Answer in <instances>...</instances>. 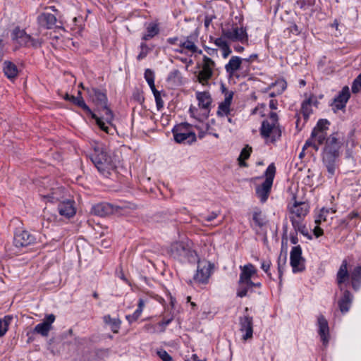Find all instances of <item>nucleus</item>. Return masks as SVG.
I'll use <instances>...</instances> for the list:
<instances>
[{"label": "nucleus", "mask_w": 361, "mask_h": 361, "mask_svg": "<svg viewBox=\"0 0 361 361\" xmlns=\"http://www.w3.org/2000/svg\"><path fill=\"white\" fill-rule=\"evenodd\" d=\"M353 301V295L348 290L343 291V295L338 300V307L342 313L349 311Z\"/></svg>", "instance_id": "nucleus-26"}, {"label": "nucleus", "mask_w": 361, "mask_h": 361, "mask_svg": "<svg viewBox=\"0 0 361 361\" xmlns=\"http://www.w3.org/2000/svg\"><path fill=\"white\" fill-rule=\"evenodd\" d=\"M290 265L294 273L305 270L304 259L302 257V249L300 245L292 248L290 254Z\"/></svg>", "instance_id": "nucleus-12"}, {"label": "nucleus", "mask_w": 361, "mask_h": 361, "mask_svg": "<svg viewBox=\"0 0 361 361\" xmlns=\"http://www.w3.org/2000/svg\"><path fill=\"white\" fill-rule=\"evenodd\" d=\"M101 109L102 111V116L101 117L97 116L101 121L104 124V131L108 133V127L106 126L105 122L103 121L104 120L107 123H111V121L113 120V113L111 111V109L107 106V104L102 106L99 107Z\"/></svg>", "instance_id": "nucleus-32"}, {"label": "nucleus", "mask_w": 361, "mask_h": 361, "mask_svg": "<svg viewBox=\"0 0 361 361\" xmlns=\"http://www.w3.org/2000/svg\"><path fill=\"white\" fill-rule=\"evenodd\" d=\"M327 133L312 130L310 137L305 142L303 150L308 147H312L316 151L319 150V146L326 140Z\"/></svg>", "instance_id": "nucleus-14"}, {"label": "nucleus", "mask_w": 361, "mask_h": 361, "mask_svg": "<svg viewBox=\"0 0 361 361\" xmlns=\"http://www.w3.org/2000/svg\"><path fill=\"white\" fill-rule=\"evenodd\" d=\"M135 311L134 312V313L133 314H130V315H127L126 317V319L130 322V323H132L133 322H135L140 317V315H137V316H135Z\"/></svg>", "instance_id": "nucleus-61"}, {"label": "nucleus", "mask_w": 361, "mask_h": 361, "mask_svg": "<svg viewBox=\"0 0 361 361\" xmlns=\"http://www.w3.org/2000/svg\"><path fill=\"white\" fill-rule=\"evenodd\" d=\"M271 262L269 261H264L262 263L261 268L271 277V274L269 273Z\"/></svg>", "instance_id": "nucleus-58"}, {"label": "nucleus", "mask_w": 361, "mask_h": 361, "mask_svg": "<svg viewBox=\"0 0 361 361\" xmlns=\"http://www.w3.org/2000/svg\"><path fill=\"white\" fill-rule=\"evenodd\" d=\"M335 211L332 209H322L319 214L315 219V224H320L322 222H326L328 221L329 214H334Z\"/></svg>", "instance_id": "nucleus-37"}, {"label": "nucleus", "mask_w": 361, "mask_h": 361, "mask_svg": "<svg viewBox=\"0 0 361 361\" xmlns=\"http://www.w3.org/2000/svg\"><path fill=\"white\" fill-rule=\"evenodd\" d=\"M313 233L317 238H319L323 235V230L319 226V224H317L313 229Z\"/></svg>", "instance_id": "nucleus-60"}, {"label": "nucleus", "mask_w": 361, "mask_h": 361, "mask_svg": "<svg viewBox=\"0 0 361 361\" xmlns=\"http://www.w3.org/2000/svg\"><path fill=\"white\" fill-rule=\"evenodd\" d=\"M55 321V316L50 314L46 316L44 320L37 324L34 329V332L40 334L42 336H47L51 329V324Z\"/></svg>", "instance_id": "nucleus-18"}, {"label": "nucleus", "mask_w": 361, "mask_h": 361, "mask_svg": "<svg viewBox=\"0 0 361 361\" xmlns=\"http://www.w3.org/2000/svg\"><path fill=\"white\" fill-rule=\"evenodd\" d=\"M252 289V287L250 284L247 283H241L240 281H238V288L237 290V296L240 298H243L247 295V293L249 290Z\"/></svg>", "instance_id": "nucleus-41"}, {"label": "nucleus", "mask_w": 361, "mask_h": 361, "mask_svg": "<svg viewBox=\"0 0 361 361\" xmlns=\"http://www.w3.org/2000/svg\"><path fill=\"white\" fill-rule=\"evenodd\" d=\"M233 92L232 91L227 92L225 94V99L222 102L224 104L231 105L232 99H233Z\"/></svg>", "instance_id": "nucleus-54"}, {"label": "nucleus", "mask_w": 361, "mask_h": 361, "mask_svg": "<svg viewBox=\"0 0 361 361\" xmlns=\"http://www.w3.org/2000/svg\"><path fill=\"white\" fill-rule=\"evenodd\" d=\"M341 102H343L344 103H347L350 98V92L348 86H345L343 87L341 92H339L338 95L336 97Z\"/></svg>", "instance_id": "nucleus-44"}, {"label": "nucleus", "mask_w": 361, "mask_h": 361, "mask_svg": "<svg viewBox=\"0 0 361 361\" xmlns=\"http://www.w3.org/2000/svg\"><path fill=\"white\" fill-rule=\"evenodd\" d=\"M240 274L239 281H240L241 283H249V282L252 281V279L257 275V269L251 263H248L244 266H240Z\"/></svg>", "instance_id": "nucleus-17"}, {"label": "nucleus", "mask_w": 361, "mask_h": 361, "mask_svg": "<svg viewBox=\"0 0 361 361\" xmlns=\"http://www.w3.org/2000/svg\"><path fill=\"white\" fill-rule=\"evenodd\" d=\"M3 71L5 75L11 80L15 79L18 75L16 65L9 61H4Z\"/></svg>", "instance_id": "nucleus-30"}, {"label": "nucleus", "mask_w": 361, "mask_h": 361, "mask_svg": "<svg viewBox=\"0 0 361 361\" xmlns=\"http://www.w3.org/2000/svg\"><path fill=\"white\" fill-rule=\"evenodd\" d=\"M350 276L353 288L355 290H358L361 284V266L355 267Z\"/></svg>", "instance_id": "nucleus-33"}, {"label": "nucleus", "mask_w": 361, "mask_h": 361, "mask_svg": "<svg viewBox=\"0 0 361 361\" xmlns=\"http://www.w3.org/2000/svg\"><path fill=\"white\" fill-rule=\"evenodd\" d=\"M180 71L178 70H173V71L170 72L169 76H168V80H173V79H175V78H180Z\"/></svg>", "instance_id": "nucleus-59"}, {"label": "nucleus", "mask_w": 361, "mask_h": 361, "mask_svg": "<svg viewBox=\"0 0 361 361\" xmlns=\"http://www.w3.org/2000/svg\"><path fill=\"white\" fill-rule=\"evenodd\" d=\"M43 197L49 202L55 203L59 202L60 203L64 200V189L63 188L51 189V192L43 195Z\"/></svg>", "instance_id": "nucleus-27"}, {"label": "nucleus", "mask_w": 361, "mask_h": 361, "mask_svg": "<svg viewBox=\"0 0 361 361\" xmlns=\"http://www.w3.org/2000/svg\"><path fill=\"white\" fill-rule=\"evenodd\" d=\"M157 355L163 361H172V357L164 350H159Z\"/></svg>", "instance_id": "nucleus-49"}, {"label": "nucleus", "mask_w": 361, "mask_h": 361, "mask_svg": "<svg viewBox=\"0 0 361 361\" xmlns=\"http://www.w3.org/2000/svg\"><path fill=\"white\" fill-rule=\"evenodd\" d=\"M35 242V238L27 231H22L16 233L13 244L16 247L28 246Z\"/></svg>", "instance_id": "nucleus-16"}, {"label": "nucleus", "mask_w": 361, "mask_h": 361, "mask_svg": "<svg viewBox=\"0 0 361 361\" xmlns=\"http://www.w3.org/2000/svg\"><path fill=\"white\" fill-rule=\"evenodd\" d=\"M348 278L349 274L348 271V262L346 259H344L343 260L336 275V281L341 290H343V283L345 282Z\"/></svg>", "instance_id": "nucleus-29"}, {"label": "nucleus", "mask_w": 361, "mask_h": 361, "mask_svg": "<svg viewBox=\"0 0 361 361\" xmlns=\"http://www.w3.org/2000/svg\"><path fill=\"white\" fill-rule=\"evenodd\" d=\"M292 225L296 231L300 232L305 236L308 235V230L306 226L302 224V221H297L292 218Z\"/></svg>", "instance_id": "nucleus-42"}, {"label": "nucleus", "mask_w": 361, "mask_h": 361, "mask_svg": "<svg viewBox=\"0 0 361 361\" xmlns=\"http://www.w3.org/2000/svg\"><path fill=\"white\" fill-rule=\"evenodd\" d=\"M73 104L82 108L87 114H90L91 117L94 119L97 122V124L99 126L102 130L104 129V124L101 121V120L97 117V116L93 113L89 106L85 104L83 98L81 96V92L78 91V96H77L75 100L73 102Z\"/></svg>", "instance_id": "nucleus-22"}, {"label": "nucleus", "mask_w": 361, "mask_h": 361, "mask_svg": "<svg viewBox=\"0 0 361 361\" xmlns=\"http://www.w3.org/2000/svg\"><path fill=\"white\" fill-rule=\"evenodd\" d=\"M147 302V299L140 298L137 303V308L135 310V317L137 315H141V313L143 310V308L145 305V303Z\"/></svg>", "instance_id": "nucleus-48"}, {"label": "nucleus", "mask_w": 361, "mask_h": 361, "mask_svg": "<svg viewBox=\"0 0 361 361\" xmlns=\"http://www.w3.org/2000/svg\"><path fill=\"white\" fill-rule=\"evenodd\" d=\"M172 133L175 141L180 144H191L196 141V135L192 130V126L187 123L176 126Z\"/></svg>", "instance_id": "nucleus-6"}, {"label": "nucleus", "mask_w": 361, "mask_h": 361, "mask_svg": "<svg viewBox=\"0 0 361 361\" xmlns=\"http://www.w3.org/2000/svg\"><path fill=\"white\" fill-rule=\"evenodd\" d=\"M140 51L137 56V59L138 61H141L145 59L147 54L153 49V47H149L148 44H147L146 42H141L140 45Z\"/></svg>", "instance_id": "nucleus-40"}, {"label": "nucleus", "mask_w": 361, "mask_h": 361, "mask_svg": "<svg viewBox=\"0 0 361 361\" xmlns=\"http://www.w3.org/2000/svg\"><path fill=\"white\" fill-rule=\"evenodd\" d=\"M276 173V167L272 163L269 165L265 171V180L261 185L256 188V194L262 203H264L270 194Z\"/></svg>", "instance_id": "nucleus-4"}, {"label": "nucleus", "mask_w": 361, "mask_h": 361, "mask_svg": "<svg viewBox=\"0 0 361 361\" xmlns=\"http://www.w3.org/2000/svg\"><path fill=\"white\" fill-rule=\"evenodd\" d=\"M214 43L215 44V45L216 47H219L220 49L224 47H226V45L228 44L226 41L224 40L222 37L214 39Z\"/></svg>", "instance_id": "nucleus-53"}, {"label": "nucleus", "mask_w": 361, "mask_h": 361, "mask_svg": "<svg viewBox=\"0 0 361 361\" xmlns=\"http://www.w3.org/2000/svg\"><path fill=\"white\" fill-rule=\"evenodd\" d=\"M345 103H344L343 102H341L339 101L338 99H337L336 98L334 99V103H333V106L337 109V110H340V109H343L345 106Z\"/></svg>", "instance_id": "nucleus-55"}, {"label": "nucleus", "mask_w": 361, "mask_h": 361, "mask_svg": "<svg viewBox=\"0 0 361 361\" xmlns=\"http://www.w3.org/2000/svg\"><path fill=\"white\" fill-rule=\"evenodd\" d=\"M155 102L158 110H160L164 106V101L161 99V92H158V94H154Z\"/></svg>", "instance_id": "nucleus-51"}, {"label": "nucleus", "mask_w": 361, "mask_h": 361, "mask_svg": "<svg viewBox=\"0 0 361 361\" xmlns=\"http://www.w3.org/2000/svg\"><path fill=\"white\" fill-rule=\"evenodd\" d=\"M215 66V63L213 60L207 56H203V64L202 70L199 72L197 75V80L203 85L208 83L209 80L213 75V69Z\"/></svg>", "instance_id": "nucleus-9"}, {"label": "nucleus", "mask_w": 361, "mask_h": 361, "mask_svg": "<svg viewBox=\"0 0 361 361\" xmlns=\"http://www.w3.org/2000/svg\"><path fill=\"white\" fill-rule=\"evenodd\" d=\"M345 141L344 133L341 131L334 132L326 138L322 152V160L331 175L334 174L336 161L340 156Z\"/></svg>", "instance_id": "nucleus-1"}, {"label": "nucleus", "mask_w": 361, "mask_h": 361, "mask_svg": "<svg viewBox=\"0 0 361 361\" xmlns=\"http://www.w3.org/2000/svg\"><path fill=\"white\" fill-rule=\"evenodd\" d=\"M260 135L267 143H274L281 137V130L276 113L271 112L269 116L262 121Z\"/></svg>", "instance_id": "nucleus-3"}, {"label": "nucleus", "mask_w": 361, "mask_h": 361, "mask_svg": "<svg viewBox=\"0 0 361 361\" xmlns=\"http://www.w3.org/2000/svg\"><path fill=\"white\" fill-rule=\"evenodd\" d=\"M196 97L198 100L199 107L205 111L203 114L207 117L209 113L210 105L212 102L210 94L208 92H197L196 94Z\"/></svg>", "instance_id": "nucleus-23"}, {"label": "nucleus", "mask_w": 361, "mask_h": 361, "mask_svg": "<svg viewBox=\"0 0 361 361\" xmlns=\"http://www.w3.org/2000/svg\"><path fill=\"white\" fill-rule=\"evenodd\" d=\"M173 320V317H170L169 319H163L162 321H161L159 323V325L160 326H161L162 329L161 331H164L165 330V328L167 325H169L171 321Z\"/></svg>", "instance_id": "nucleus-56"}, {"label": "nucleus", "mask_w": 361, "mask_h": 361, "mask_svg": "<svg viewBox=\"0 0 361 361\" xmlns=\"http://www.w3.org/2000/svg\"><path fill=\"white\" fill-rule=\"evenodd\" d=\"M145 78L147 82L154 80V72L149 68L146 69L145 71Z\"/></svg>", "instance_id": "nucleus-50"}, {"label": "nucleus", "mask_w": 361, "mask_h": 361, "mask_svg": "<svg viewBox=\"0 0 361 361\" xmlns=\"http://www.w3.org/2000/svg\"><path fill=\"white\" fill-rule=\"evenodd\" d=\"M90 97L92 98L94 102L101 107L107 104V97L105 93L102 92L98 89L93 88L90 93Z\"/></svg>", "instance_id": "nucleus-31"}, {"label": "nucleus", "mask_w": 361, "mask_h": 361, "mask_svg": "<svg viewBox=\"0 0 361 361\" xmlns=\"http://www.w3.org/2000/svg\"><path fill=\"white\" fill-rule=\"evenodd\" d=\"M169 252L172 257L181 262H190L195 257V252L191 250L190 245L182 241L172 243Z\"/></svg>", "instance_id": "nucleus-5"}, {"label": "nucleus", "mask_w": 361, "mask_h": 361, "mask_svg": "<svg viewBox=\"0 0 361 361\" xmlns=\"http://www.w3.org/2000/svg\"><path fill=\"white\" fill-rule=\"evenodd\" d=\"M222 51V56L224 59L227 58L231 53V49L229 47L228 44H226V47L221 48Z\"/></svg>", "instance_id": "nucleus-57"}, {"label": "nucleus", "mask_w": 361, "mask_h": 361, "mask_svg": "<svg viewBox=\"0 0 361 361\" xmlns=\"http://www.w3.org/2000/svg\"><path fill=\"white\" fill-rule=\"evenodd\" d=\"M286 257H284L283 259H281V257L279 258L278 270H279V274L280 279L281 278L282 274H283V266L286 264Z\"/></svg>", "instance_id": "nucleus-52"}, {"label": "nucleus", "mask_w": 361, "mask_h": 361, "mask_svg": "<svg viewBox=\"0 0 361 361\" xmlns=\"http://www.w3.org/2000/svg\"><path fill=\"white\" fill-rule=\"evenodd\" d=\"M311 104H312V98L311 97L306 99L305 101H304L302 103L301 113L302 114L303 117L305 120L308 119L310 114L312 113Z\"/></svg>", "instance_id": "nucleus-39"}, {"label": "nucleus", "mask_w": 361, "mask_h": 361, "mask_svg": "<svg viewBox=\"0 0 361 361\" xmlns=\"http://www.w3.org/2000/svg\"><path fill=\"white\" fill-rule=\"evenodd\" d=\"M205 51L207 52V54L210 56H214L217 54V49L214 48H210L208 47H204Z\"/></svg>", "instance_id": "nucleus-62"}, {"label": "nucleus", "mask_w": 361, "mask_h": 361, "mask_svg": "<svg viewBox=\"0 0 361 361\" xmlns=\"http://www.w3.org/2000/svg\"><path fill=\"white\" fill-rule=\"evenodd\" d=\"M113 211L114 208L111 204L102 202L93 206L91 212L97 216H105L111 214Z\"/></svg>", "instance_id": "nucleus-25"}, {"label": "nucleus", "mask_w": 361, "mask_h": 361, "mask_svg": "<svg viewBox=\"0 0 361 361\" xmlns=\"http://www.w3.org/2000/svg\"><path fill=\"white\" fill-rule=\"evenodd\" d=\"M197 41V36L196 35H190L183 40H180L179 46L180 48L186 49L191 53H195L197 51V47L195 44Z\"/></svg>", "instance_id": "nucleus-24"}, {"label": "nucleus", "mask_w": 361, "mask_h": 361, "mask_svg": "<svg viewBox=\"0 0 361 361\" xmlns=\"http://www.w3.org/2000/svg\"><path fill=\"white\" fill-rule=\"evenodd\" d=\"M222 37L233 42L240 41L244 42L247 40V35L243 27L232 26L231 28L221 29Z\"/></svg>", "instance_id": "nucleus-10"}, {"label": "nucleus", "mask_w": 361, "mask_h": 361, "mask_svg": "<svg viewBox=\"0 0 361 361\" xmlns=\"http://www.w3.org/2000/svg\"><path fill=\"white\" fill-rule=\"evenodd\" d=\"M252 147H250L249 145H246V147L242 149L238 158L240 166L246 167L247 166V164L245 162V160L247 159L250 157Z\"/></svg>", "instance_id": "nucleus-36"}, {"label": "nucleus", "mask_w": 361, "mask_h": 361, "mask_svg": "<svg viewBox=\"0 0 361 361\" xmlns=\"http://www.w3.org/2000/svg\"><path fill=\"white\" fill-rule=\"evenodd\" d=\"M90 159L97 170L104 176H108L116 168L115 161L102 145L97 144L94 147V152L90 155Z\"/></svg>", "instance_id": "nucleus-2"}, {"label": "nucleus", "mask_w": 361, "mask_h": 361, "mask_svg": "<svg viewBox=\"0 0 361 361\" xmlns=\"http://www.w3.org/2000/svg\"><path fill=\"white\" fill-rule=\"evenodd\" d=\"M308 204L304 202H296L290 207V220L292 222V218L297 221H302L304 217L308 212Z\"/></svg>", "instance_id": "nucleus-13"}, {"label": "nucleus", "mask_w": 361, "mask_h": 361, "mask_svg": "<svg viewBox=\"0 0 361 361\" xmlns=\"http://www.w3.org/2000/svg\"><path fill=\"white\" fill-rule=\"evenodd\" d=\"M75 202L72 200H64L58 205V210L60 215L68 219L75 214L76 209L75 207Z\"/></svg>", "instance_id": "nucleus-20"}, {"label": "nucleus", "mask_w": 361, "mask_h": 361, "mask_svg": "<svg viewBox=\"0 0 361 361\" xmlns=\"http://www.w3.org/2000/svg\"><path fill=\"white\" fill-rule=\"evenodd\" d=\"M145 31L142 34V40L145 42L149 41L160 32L159 24L157 21L146 23L145 24Z\"/></svg>", "instance_id": "nucleus-21"}, {"label": "nucleus", "mask_w": 361, "mask_h": 361, "mask_svg": "<svg viewBox=\"0 0 361 361\" xmlns=\"http://www.w3.org/2000/svg\"><path fill=\"white\" fill-rule=\"evenodd\" d=\"M286 82L284 80H278L272 83L270 88L276 90V94H281L286 88Z\"/></svg>", "instance_id": "nucleus-43"}, {"label": "nucleus", "mask_w": 361, "mask_h": 361, "mask_svg": "<svg viewBox=\"0 0 361 361\" xmlns=\"http://www.w3.org/2000/svg\"><path fill=\"white\" fill-rule=\"evenodd\" d=\"M11 39L13 42L19 47H38L40 45L39 39H34L30 35L27 34L24 30L17 27L11 32Z\"/></svg>", "instance_id": "nucleus-7"}, {"label": "nucleus", "mask_w": 361, "mask_h": 361, "mask_svg": "<svg viewBox=\"0 0 361 361\" xmlns=\"http://www.w3.org/2000/svg\"><path fill=\"white\" fill-rule=\"evenodd\" d=\"M243 62V59L239 56H232L228 63L225 66L226 73L230 76L234 75L235 72L240 68Z\"/></svg>", "instance_id": "nucleus-28"}, {"label": "nucleus", "mask_w": 361, "mask_h": 361, "mask_svg": "<svg viewBox=\"0 0 361 361\" xmlns=\"http://www.w3.org/2000/svg\"><path fill=\"white\" fill-rule=\"evenodd\" d=\"M212 267V264L208 262H199L193 280L200 283H207L211 276Z\"/></svg>", "instance_id": "nucleus-11"}, {"label": "nucleus", "mask_w": 361, "mask_h": 361, "mask_svg": "<svg viewBox=\"0 0 361 361\" xmlns=\"http://www.w3.org/2000/svg\"><path fill=\"white\" fill-rule=\"evenodd\" d=\"M4 54V43L1 38H0V62L3 59V56Z\"/></svg>", "instance_id": "nucleus-63"}, {"label": "nucleus", "mask_w": 361, "mask_h": 361, "mask_svg": "<svg viewBox=\"0 0 361 361\" xmlns=\"http://www.w3.org/2000/svg\"><path fill=\"white\" fill-rule=\"evenodd\" d=\"M12 319L13 317L10 315H6L4 318L0 319V337H2L7 332Z\"/></svg>", "instance_id": "nucleus-38"}, {"label": "nucleus", "mask_w": 361, "mask_h": 361, "mask_svg": "<svg viewBox=\"0 0 361 361\" xmlns=\"http://www.w3.org/2000/svg\"><path fill=\"white\" fill-rule=\"evenodd\" d=\"M351 90L354 94L358 93L361 90V73L353 82Z\"/></svg>", "instance_id": "nucleus-47"}, {"label": "nucleus", "mask_w": 361, "mask_h": 361, "mask_svg": "<svg viewBox=\"0 0 361 361\" xmlns=\"http://www.w3.org/2000/svg\"><path fill=\"white\" fill-rule=\"evenodd\" d=\"M318 334L324 345H327L329 340V328L327 320L320 314L317 317Z\"/></svg>", "instance_id": "nucleus-19"}, {"label": "nucleus", "mask_w": 361, "mask_h": 361, "mask_svg": "<svg viewBox=\"0 0 361 361\" xmlns=\"http://www.w3.org/2000/svg\"><path fill=\"white\" fill-rule=\"evenodd\" d=\"M231 105L221 102L218 107L217 114L220 116H228L230 114Z\"/></svg>", "instance_id": "nucleus-46"}, {"label": "nucleus", "mask_w": 361, "mask_h": 361, "mask_svg": "<svg viewBox=\"0 0 361 361\" xmlns=\"http://www.w3.org/2000/svg\"><path fill=\"white\" fill-rule=\"evenodd\" d=\"M216 216H217V214L215 212H212V214L204 216V219L207 221L210 222V221H213L214 219H216Z\"/></svg>", "instance_id": "nucleus-64"}, {"label": "nucleus", "mask_w": 361, "mask_h": 361, "mask_svg": "<svg viewBox=\"0 0 361 361\" xmlns=\"http://www.w3.org/2000/svg\"><path fill=\"white\" fill-rule=\"evenodd\" d=\"M103 320L106 324L110 326L111 329L114 333H118L121 324V321L118 319L112 318L108 314L103 317Z\"/></svg>", "instance_id": "nucleus-35"}, {"label": "nucleus", "mask_w": 361, "mask_h": 361, "mask_svg": "<svg viewBox=\"0 0 361 361\" xmlns=\"http://www.w3.org/2000/svg\"><path fill=\"white\" fill-rule=\"evenodd\" d=\"M252 221L255 225L260 228L264 226L267 223L266 216L261 210H256L253 212Z\"/></svg>", "instance_id": "nucleus-34"}, {"label": "nucleus", "mask_w": 361, "mask_h": 361, "mask_svg": "<svg viewBox=\"0 0 361 361\" xmlns=\"http://www.w3.org/2000/svg\"><path fill=\"white\" fill-rule=\"evenodd\" d=\"M37 23L39 28L51 30L53 28L63 29L62 23L56 18V14L44 11L37 17Z\"/></svg>", "instance_id": "nucleus-8"}, {"label": "nucleus", "mask_w": 361, "mask_h": 361, "mask_svg": "<svg viewBox=\"0 0 361 361\" xmlns=\"http://www.w3.org/2000/svg\"><path fill=\"white\" fill-rule=\"evenodd\" d=\"M330 123L326 119H319L316 125V126L313 128V130H317V131H323L326 132L329 129V126Z\"/></svg>", "instance_id": "nucleus-45"}, {"label": "nucleus", "mask_w": 361, "mask_h": 361, "mask_svg": "<svg viewBox=\"0 0 361 361\" xmlns=\"http://www.w3.org/2000/svg\"><path fill=\"white\" fill-rule=\"evenodd\" d=\"M240 331L243 333L242 339L247 341L253 336V319L249 315L239 318Z\"/></svg>", "instance_id": "nucleus-15"}]
</instances>
